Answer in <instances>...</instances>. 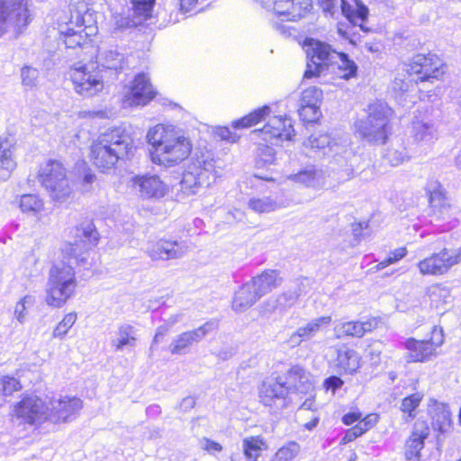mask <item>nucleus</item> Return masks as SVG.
Returning <instances> with one entry per match:
<instances>
[{
    "label": "nucleus",
    "mask_w": 461,
    "mask_h": 461,
    "mask_svg": "<svg viewBox=\"0 0 461 461\" xmlns=\"http://www.w3.org/2000/svg\"><path fill=\"white\" fill-rule=\"evenodd\" d=\"M99 234L92 222H85L75 230L74 242L61 249L62 260L50 269L45 286V303L55 309L63 307L74 296L77 287L74 265H84L88 249L95 245Z\"/></svg>",
    "instance_id": "f257e3e1"
},
{
    "label": "nucleus",
    "mask_w": 461,
    "mask_h": 461,
    "mask_svg": "<svg viewBox=\"0 0 461 461\" xmlns=\"http://www.w3.org/2000/svg\"><path fill=\"white\" fill-rule=\"evenodd\" d=\"M146 141L151 163L167 169L182 164L193 150L191 139L171 124L158 123L150 127Z\"/></svg>",
    "instance_id": "f03ea898"
},
{
    "label": "nucleus",
    "mask_w": 461,
    "mask_h": 461,
    "mask_svg": "<svg viewBox=\"0 0 461 461\" xmlns=\"http://www.w3.org/2000/svg\"><path fill=\"white\" fill-rule=\"evenodd\" d=\"M137 150L132 133L114 127L100 133L90 147V159L101 171L113 168L119 160L131 158Z\"/></svg>",
    "instance_id": "7ed1b4c3"
},
{
    "label": "nucleus",
    "mask_w": 461,
    "mask_h": 461,
    "mask_svg": "<svg viewBox=\"0 0 461 461\" xmlns=\"http://www.w3.org/2000/svg\"><path fill=\"white\" fill-rule=\"evenodd\" d=\"M271 107L264 105L233 121L231 125L234 129H246L267 120L263 128L252 131L253 135L270 145H278L284 140H292L295 133L292 119L286 115L271 116Z\"/></svg>",
    "instance_id": "20e7f679"
},
{
    "label": "nucleus",
    "mask_w": 461,
    "mask_h": 461,
    "mask_svg": "<svg viewBox=\"0 0 461 461\" xmlns=\"http://www.w3.org/2000/svg\"><path fill=\"white\" fill-rule=\"evenodd\" d=\"M84 1L78 0V5L70 9L68 22L59 25V32L68 48L83 47L89 43L91 37L97 33V27Z\"/></svg>",
    "instance_id": "39448f33"
},
{
    "label": "nucleus",
    "mask_w": 461,
    "mask_h": 461,
    "mask_svg": "<svg viewBox=\"0 0 461 461\" xmlns=\"http://www.w3.org/2000/svg\"><path fill=\"white\" fill-rule=\"evenodd\" d=\"M366 117L357 120L354 126L359 136L374 144L385 143L391 131L390 117L392 110L381 101H375L367 106Z\"/></svg>",
    "instance_id": "423d86ee"
},
{
    "label": "nucleus",
    "mask_w": 461,
    "mask_h": 461,
    "mask_svg": "<svg viewBox=\"0 0 461 461\" xmlns=\"http://www.w3.org/2000/svg\"><path fill=\"white\" fill-rule=\"evenodd\" d=\"M216 178L217 171L212 153H195L183 173L181 191L186 194H196L201 187L209 186Z\"/></svg>",
    "instance_id": "0eeeda50"
},
{
    "label": "nucleus",
    "mask_w": 461,
    "mask_h": 461,
    "mask_svg": "<svg viewBox=\"0 0 461 461\" xmlns=\"http://www.w3.org/2000/svg\"><path fill=\"white\" fill-rule=\"evenodd\" d=\"M38 180L51 199L55 201L72 198L74 188L71 185L66 167L56 159H49L41 164Z\"/></svg>",
    "instance_id": "6e6552de"
},
{
    "label": "nucleus",
    "mask_w": 461,
    "mask_h": 461,
    "mask_svg": "<svg viewBox=\"0 0 461 461\" xmlns=\"http://www.w3.org/2000/svg\"><path fill=\"white\" fill-rule=\"evenodd\" d=\"M349 141L343 137H332L328 133H313L303 142V152L308 157L333 158L339 161V158L348 159L351 151L348 149Z\"/></svg>",
    "instance_id": "1a4fd4ad"
},
{
    "label": "nucleus",
    "mask_w": 461,
    "mask_h": 461,
    "mask_svg": "<svg viewBox=\"0 0 461 461\" xmlns=\"http://www.w3.org/2000/svg\"><path fill=\"white\" fill-rule=\"evenodd\" d=\"M12 417L19 425L38 427L50 421L48 397L42 399L35 394L24 395L14 405Z\"/></svg>",
    "instance_id": "9d476101"
},
{
    "label": "nucleus",
    "mask_w": 461,
    "mask_h": 461,
    "mask_svg": "<svg viewBox=\"0 0 461 461\" xmlns=\"http://www.w3.org/2000/svg\"><path fill=\"white\" fill-rule=\"evenodd\" d=\"M70 81L76 93L90 97L100 93L104 86V78L94 63L79 61L75 63L68 71Z\"/></svg>",
    "instance_id": "9b49d317"
},
{
    "label": "nucleus",
    "mask_w": 461,
    "mask_h": 461,
    "mask_svg": "<svg viewBox=\"0 0 461 461\" xmlns=\"http://www.w3.org/2000/svg\"><path fill=\"white\" fill-rule=\"evenodd\" d=\"M461 264V246L443 248L438 252L432 253L429 257L418 262L417 267L423 276H444L449 270Z\"/></svg>",
    "instance_id": "f8f14e48"
},
{
    "label": "nucleus",
    "mask_w": 461,
    "mask_h": 461,
    "mask_svg": "<svg viewBox=\"0 0 461 461\" xmlns=\"http://www.w3.org/2000/svg\"><path fill=\"white\" fill-rule=\"evenodd\" d=\"M258 396L265 406L276 410L286 408L294 400V392L288 386L286 378L281 376L263 381L258 388Z\"/></svg>",
    "instance_id": "ddd939ff"
},
{
    "label": "nucleus",
    "mask_w": 461,
    "mask_h": 461,
    "mask_svg": "<svg viewBox=\"0 0 461 461\" xmlns=\"http://www.w3.org/2000/svg\"><path fill=\"white\" fill-rule=\"evenodd\" d=\"M438 131L436 123L427 115H416L411 122V138L413 151L427 153L438 140Z\"/></svg>",
    "instance_id": "4468645a"
},
{
    "label": "nucleus",
    "mask_w": 461,
    "mask_h": 461,
    "mask_svg": "<svg viewBox=\"0 0 461 461\" xmlns=\"http://www.w3.org/2000/svg\"><path fill=\"white\" fill-rule=\"evenodd\" d=\"M306 54L309 61L303 77L312 78L320 76L326 67L334 62L338 52L330 45L311 39L306 43Z\"/></svg>",
    "instance_id": "2eb2a0df"
},
{
    "label": "nucleus",
    "mask_w": 461,
    "mask_h": 461,
    "mask_svg": "<svg viewBox=\"0 0 461 461\" xmlns=\"http://www.w3.org/2000/svg\"><path fill=\"white\" fill-rule=\"evenodd\" d=\"M262 7L282 20L297 21L312 10V0H257Z\"/></svg>",
    "instance_id": "dca6fc26"
},
{
    "label": "nucleus",
    "mask_w": 461,
    "mask_h": 461,
    "mask_svg": "<svg viewBox=\"0 0 461 461\" xmlns=\"http://www.w3.org/2000/svg\"><path fill=\"white\" fill-rule=\"evenodd\" d=\"M29 18L28 0H0V37L11 27L26 26Z\"/></svg>",
    "instance_id": "f3484780"
},
{
    "label": "nucleus",
    "mask_w": 461,
    "mask_h": 461,
    "mask_svg": "<svg viewBox=\"0 0 461 461\" xmlns=\"http://www.w3.org/2000/svg\"><path fill=\"white\" fill-rule=\"evenodd\" d=\"M443 342V330L434 326L429 339L417 340L413 338H410L405 341L404 347L408 351L406 359L408 362H425L436 354L437 348H439Z\"/></svg>",
    "instance_id": "a211bd4d"
},
{
    "label": "nucleus",
    "mask_w": 461,
    "mask_h": 461,
    "mask_svg": "<svg viewBox=\"0 0 461 461\" xmlns=\"http://www.w3.org/2000/svg\"><path fill=\"white\" fill-rule=\"evenodd\" d=\"M156 91L149 78L145 74H138L134 79L125 86L122 104L124 107H137L148 104L155 96Z\"/></svg>",
    "instance_id": "6ab92c4d"
},
{
    "label": "nucleus",
    "mask_w": 461,
    "mask_h": 461,
    "mask_svg": "<svg viewBox=\"0 0 461 461\" xmlns=\"http://www.w3.org/2000/svg\"><path fill=\"white\" fill-rule=\"evenodd\" d=\"M50 406V422L60 423L71 421L83 407L77 397L59 396L58 399L48 398Z\"/></svg>",
    "instance_id": "aec40b11"
},
{
    "label": "nucleus",
    "mask_w": 461,
    "mask_h": 461,
    "mask_svg": "<svg viewBox=\"0 0 461 461\" xmlns=\"http://www.w3.org/2000/svg\"><path fill=\"white\" fill-rule=\"evenodd\" d=\"M411 76H416V81H427L438 78L442 74V62L434 54H417L411 63L409 69Z\"/></svg>",
    "instance_id": "412c9836"
},
{
    "label": "nucleus",
    "mask_w": 461,
    "mask_h": 461,
    "mask_svg": "<svg viewBox=\"0 0 461 461\" xmlns=\"http://www.w3.org/2000/svg\"><path fill=\"white\" fill-rule=\"evenodd\" d=\"M131 187L143 199H160L167 193V185L157 175H136L130 180Z\"/></svg>",
    "instance_id": "4be33fe9"
},
{
    "label": "nucleus",
    "mask_w": 461,
    "mask_h": 461,
    "mask_svg": "<svg viewBox=\"0 0 461 461\" xmlns=\"http://www.w3.org/2000/svg\"><path fill=\"white\" fill-rule=\"evenodd\" d=\"M217 329V322L207 321L199 328L182 332L170 343L168 349L173 355H184L194 344L201 341L206 335Z\"/></svg>",
    "instance_id": "5701e85b"
},
{
    "label": "nucleus",
    "mask_w": 461,
    "mask_h": 461,
    "mask_svg": "<svg viewBox=\"0 0 461 461\" xmlns=\"http://www.w3.org/2000/svg\"><path fill=\"white\" fill-rule=\"evenodd\" d=\"M330 316H320L313 318L299 326L289 337L288 343L291 347H298L303 342H307L325 331L331 323Z\"/></svg>",
    "instance_id": "b1692460"
},
{
    "label": "nucleus",
    "mask_w": 461,
    "mask_h": 461,
    "mask_svg": "<svg viewBox=\"0 0 461 461\" xmlns=\"http://www.w3.org/2000/svg\"><path fill=\"white\" fill-rule=\"evenodd\" d=\"M187 250L184 241L159 240L149 245L147 253L153 260H170L184 257Z\"/></svg>",
    "instance_id": "393cba45"
},
{
    "label": "nucleus",
    "mask_w": 461,
    "mask_h": 461,
    "mask_svg": "<svg viewBox=\"0 0 461 461\" xmlns=\"http://www.w3.org/2000/svg\"><path fill=\"white\" fill-rule=\"evenodd\" d=\"M139 340V330L132 325L123 323L118 326L111 339L115 351L133 350Z\"/></svg>",
    "instance_id": "a878e982"
},
{
    "label": "nucleus",
    "mask_w": 461,
    "mask_h": 461,
    "mask_svg": "<svg viewBox=\"0 0 461 461\" xmlns=\"http://www.w3.org/2000/svg\"><path fill=\"white\" fill-rule=\"evenodd\" d=\"M286 381L295 394H307L313 391V380L310 373L300 366H292L286 374Z\"/></svg>",
    "instance_id": "bb28decb"
},
{
    "label": "nucleus",
    "mask_w": 461,
    "mask_h": 461,
    "mask_svg": "<svg viewBox=\"0 0 461 461\" xmlns=\"http://www.w3.org/2000/svg\"><path fill=\"white\" fill-rule=\"evenodd\" d=\"M429 436V427L424 421L414 423L411 436L405 444V456L408 460L419 459L424 447V440Z\"/></svg>",
    "instance_id": "cd10ccee"
},
{
    "label": "nucleus",
    "mask_w": 461,
    "mask_h": 461,
    "mask_svg": "<svg viewBox=\"0 0 461 461\" xmlns=\"http://www.w3.org/2000/svg\"><path fill=\"white\" fill-rule=\"evenodd\" d=\"M343 15L355 26L367 32L365 23L368 17V8L360 0H341Z\"/></svg>",
    "instance_id": "c85d7f7f"
},
{
    "label": "nucleus",
    "mask_w": 461,
    "mask_h": 461,
    "mask_svg": "<svg viewBox=\"0 0 461 461\" xmlns=\"http://www.w3.org/2000/svg\"><path fill=\"white\" fill-rule=\"evenodd\" d=\"M16 167L14 147L8 140L0 138V180H8Z\"/></svg>",
    "instance_id": "c756f323"
},
{
    "label": "nucleus",
    "mask_w": 461,
    "mask_h": 461,
    "mask_svg": "<svg viewBox=\"0 0 461 461\" xmlns=\"http://www.w3.org/2000/svg\"><path fill=\"white\" fill-rule=\"evenodd\" d=\"M429 412L431 416V425L435 430L447 432L451 428V412L446 403L430 400Z\"/></svg>",
    "instance_id": "7c9ffc66"
},
{
    "label": "nucleus",
    "mask_w": 461,
    "mask_h": 461,
    "mask_svg": "<svg viewBox=\"0 0 461 461\" xmlns=\"http://www.w3.org/2000/svg\"><path fill=\"white\" fill-rule=\"evenodd\" d=\"M282 277L279 272L273 269L264 271L258 276H255L249 284L261 298L264 294L271 292L282 284Z\"/></svg>",
    "instance_id": "2f4dec72"
},
{
    "label": "nucleus",
    "mask_w": 461,
    "mask_h": 461,
    "mask_svg": "<svg viewBox=\"0 0 461 461\" xmlns=\"http://www.w3.org/2000/svg\"><path fill=\"white\" fill-rule=\"evenodd\" d=\"M276 203H242L246 208H234L230 210L226 216V221H244L252 213L269 212L276 209Z\"/></svg>",
    "instance_id": "473e14b6"
},
{
    "label": "nucleus",
    "mask_w": 461,
    "mask_h": 461,
    "mask_svg": "<svg viewBox=\"0 0 461 461\" xmlns=\"http://www.w3.org/2000/svg\"><path fill=\"white\" fill-rule=\"evenodd\" d=\"M251 285L249 282L246 283L235 293L232 300V309L235 312H245L259 300L260 297Z\"/></svg>",
    "instance_id": "72a5a7b5"
},
{
    "label": "nucleus",
    "mask_w": 461,
    "mask_h": 461,
    "mask_svg": "<svg viewBox=\"0 0 461 461\" xmlns=\"http://www.w3.org/2000/svg\"><path fill=\"white\" fill-rule=\"evenodd\" d=\"M375 323L368 321L365 322L348 321L336 325L334 332L337 338L344 336L363 337L366 332L375 329Z\"/></svg>",
    "instance_id": "f704fd0d"
},
{
    "label": "nucleus",
    "mask_w": 461,
    "mask_h": 461,
    "mask_svg": "<svg viewBox=\"0 0 461 461\" xmlns=\"http://www.w3.org/2000/svg\"><path fill=\"white\" fill-rule=\"evenodd\" d=\"M360 360L358 353L352 348L342 347L337 351V366L345 373L356 372L360 367Z\"/></svg>",
    "instance_id": "c9c22d12"
},
{
    "label": "nucleus",
    "mask_w": 461,
    "mask_h": 461,
    "mask_svg": "<svg viewBox=\"0 0 461 461\" xmlns=\"http://www.w3.org/2000/svg\"><path fill=\"white\" fill-rule=\"evenodd\" d=\"M413 147L411 144L409 147H406L403 142L396 141L390 148L387 149L384 158L388 161V163L396 167L400 164L408 161L412 155L418 154L413 151Z\"/></svg>",
    "instance_id": "e433bc0d"
},
{
    "label": "nucleus",
    "mask_w": 461,
    "mask_h": 461,
    "mask_svg": "<svg viewBox=\"0 0 461 461\" xmlns=\"http://www.w3.org/2000/svg\"><path fill=\"white\" fill-rule=\"evenodd\" d=\"M96 63L103 68L118 70L123 67L124 56L116 50H103L98 53Z\"/></svg>",
    "instance_id": "4c0bfd02"
},
{
    "label": "nucleus",
    "mask_w": 461,
    "mask_h": 461,
    "mask_svg": "<svg viewBox=\"0 0 461 461\" xmlns=\"http://www.w3.org/2000/svg\"><path fill=\"white\" fill-rule=\"evenodd\" d=\"M243 453L248 461H258L264 449L266 442L260 436L247 437L242 441Z\"/></svg>",
    "instance_id": "58836bf2"
},
{
    "label": "nucleus",
    "mask_w": 461,
    "mask_h": 461,
    "mask_svg": "<svg viewBox=\"0 0 461 461\" xmlns=\"http://www.w3.org/2000/svg\"><path fill=\"white\" fill-rule=\"evenodd\" d=\"M374 233L371 219L355 221L351 223L352 239L349 241L351 247L358 245L363 239L370 237Z\"/></svg>",
    "instance_id": "ea45409f"
},
{
    "label": "nucleus",
    "mask_w": 461,
    "mask_h": 461,
    "mask_svg": "<svg viewBox=\"0 0 461 461\" xmlns=\"http://www.w3.org/2000/svg\"><path fill=\"white\" fill-rule=\"evenodd\" d=\"M321 172L318 171L314 167H307L297 174L290 176L289 178L295 183L317 186L321 185Z\"/></svg>",
    "instance_id": "a19ab883"
},
{
    "label": "nucleus",
    "mask_w": 461,
    "mask_h": 461,
    "mask_svg": "<svg viewBox=\"0 0 461 461\" xmlns=\"http://www.w3.org/2000/svg\"><path fill=\"white\" fill-rule=\"evenodd\" d=\"M132 5V11L135 21H140V24L151 17L153 6L156 0H130Z\"/></svg>",
    "instance_id": "79ce46f5"
},
{
    "label": "nucleus",
    "mask_w": 461,
    "mask_h": 461,
    "mask_svg": "<svg viewBox=\"0 0 461 461\" xmlns=\"http://www.w3.org/2000/svg\"><path fill=\"white\" fill-rule=\"evenodd\" d=\"M301 447L295 441H289L279 447L270 461H293L300 453Z\"/></svg>",
    "instance_id": "37998d69"
},
{
    "label": "nucleus",
    "mask_w": 461,
    "mask_h": 461,
    "mask_svg": "<svg viewBox=\"0 0 461 461\" xmlns=\"http://www.w3.org/2000/svg\"><path fill=\"white\" fill-rule=\"evenodd\" d=\"M335 60L338 63L339 75L341 78L348 79L356 76L357 67L354 61L348 59V55L338 52Z\"/></svg>",
    "instance_id": "c03bdc74"
},
{
    "label": "nucleus",
    "mask_w": 461,
    "mask_h": 461,
    "mask_svg": "<svg viewBox=\"0 0 461 461\" xmlns=\"http://www.w3.org/2000/svg\"><path fill=\"white\" fill-rule=\"evenodd\" d=\"M77 320L76 312L67 313L63 319L57 324L52 331V337L59 339H63L68 333L69 330L74 326Z\"/></svg>",
    "instance_id": "a18cd8bd"
},
{
    "label": "nucleus",
    "mask_w": 461,
    "mask_h": 461,
    "mask_svg": "<svg viewBox=\"0 0 461 461\" xmlns=\"http://www.w3.org/2000/svg\"><path fill=\"white\" fill-rule=\"evenodd\" d=\"M423 397L424 394L422 393L417 392L403 398L400 407L401 411L413 419L416 416V409L419 407Z\"/></svg>",
    "instance_id": "49530a36"
},
{
    "label": "nucleus",
    "mask_w": 461,
    "mask_h": 461,
    "mask_svg": "<svg viewBox=\"0 0 461 461\" xmlns=\"http://www.w3.org/2000/svg\"><path fill=\"white\" fill-rule=\"evenodd\" d=\"M425 192L429 202H440L447 199L445 188L438 180L431 179L428 181L425 186Z\"/></svg>",
    "instance_id": "de8ad7c7"
},
{
    "label": "nucleus",
    "mask_w": 461,
    "mask_h": 461,
    "mask_svg": "<svg viewBox=\"0 0 461 461\" xmlns=\"http://www.w3.org/2000/svg\"><path fill=\"white\" fill-rule=\"evenodd\" d=\"M35 298L32 295L27 294L17 302L14 307V317L20 322L23 323L26 320V310L33 306Z\"/></svg>",
    "instance_id": "09e8293b"
},
{
    "label": "nucleus",
    "mask_w": 461,
    "mask_h": 461,
    "mask_svg": "<svg viewBox=\"0 0 461 461\" xmlns=\"http://www.w3.org/2000/svg\"><path fill=\"white\" fill-rule=\"evenodd\" d=\"M322 100V91L316 87L312 86L303 91L301 97V104L305 105H320Z\"/></svg>",
    "instance_id": "8fccbe9b"
},
{
    "label": "nucleus",
    "mask_w": 461,
    "mask_h": 461,
    "mask_svg": "<svg viewBox=\"0 0 461 461\" xmlns=\"http://www.w3.org/2000/svg\"><path fill=\"white\" fill-rule=\"evenodd\" d=\"M298 294L295 291H286L275 300L273 308L285 310L295 304L298 299Z\"/></svg>",
    "instance_id": "3c124183"
},
{
    "label": "nucleus",
    "mask_w": 461,
    "mask_h": 461,
    "mask_svg": "<svg viewBox=\"0 0 461 461\" xmlns=\"http://www.w3.org/2000/svg\"><path fill=\"white\" fill-rule=\"evenodd\" d=\"M299 115H300V117L304 122H314L321 115L320 105H315V104H312V105L300 104Z\"/></svg>",
    "instance_id": "603ef678"
},
{
    "label": "nucleus",
    "mask_w": 461,
    "mask_h": 461,
    "mask_svg": "<svg viewBox=\"0 0 461 461\" xmlns=\"http://www.w3.org/2000/svg\"><path fill=\"white\" fill-rule=\"evenodd\" d=\"M0 385L5 398L12 395L14 392H17L22 388L20 381L15 377L9 375L0 376Z\"/></svg>",
    "instance_id": "864d4df0"
},
{
    "label": "nucleus",
    "mask_w": 461,
    "mask_h": 461,
    "mask_svg": "<svg viewBox=\"0 0 461 461\" xmlns=\"http://www.w3.org/2000/svg\"><path fill=\"white\" fill-rule=\"evenodd\" d=\"M22 82L25 87L32 88L36 86L39 77V71L31 67H24L21 72Z\"/></svg>",
    "instance_id": "5fc2aeb1"
},
{
    "label": "nucleus",
    "mask_w": 461,
    "mask_h": 461,
    "mask_svg": "<svg viewBox=\"0 0 461 461\" xmlns=\"http://www.w3.org/2000/svg\"><path fill=\"white\" fill-rule=\"evenodd\" d=\"M209 0H179V10L183 14L196 13L203 9Z\"/></svg>",
    "instance_id": "6e6d98bb"
},
{
    "label": "nucleus",
    "mask_w": 461,
    "mask_h": 461,
    "mask_svg": "<svg viewBox=\"0 0 461 461\" xmlns=\"http://www.w3.org/2000/svg\"><path fill=\"white\" fill-rule=\"evenodd\" d=\"M261 147L259 148L258 156L260 160L258 163L262 162L265 165L273 164L276 160V151L272 147H269L267 144L264 145L262 143L259 144Z\"/></svg>",
    "instance_id": "4d7b16f0"
},
{
    "label": "nucleus",
    "mask_w": 461,
    "mask_h": 461,
    "mask_svg": "<svg viewBox=\"0 0 461 461\" xmlns=\"http://www.w3.org/2000/svg\"><path fill=\"white\" fill-rule=\"evenodd\" d=\"M113 23L115 29H124L135 27L140 24V21H135L134 18L124 17L121 14H114L113 16Z\"/></svg>",
    "instance_id": "13d9d810"
},
{
    "label": "nucleus",
    "mask_w": 461,
    "mask_h": 461,
    "mask_svg": "<svg viewBox=\"0 0 461 461\" xmlns=\"http://www.w3.org/2000/svg\"><path fill=\"white\" fill-rule=\"evenodd\" d=\"M215 135L221 140H227L229 142H236L240 138L237 133L231 131L228 127H218L215 130Z\"/></svg>",
    "instance_id": "bf43d9fd"
},
{
    "label": "nucleus",
    "mask_w": 461,
    "mask_h": 461,
    "mask_svg": "<svg viewBox=\"0 0 461 461\" xmlns=\"http://www.w3.org/2000/svg\"><path fill=\"white\" fill-rule=\"evenodd\" d=\"M43 203H19V208L24 213L32 215L36 219H40L39 213L42 210Z\"/></svg>",
    "instance_id": "052dcab7"
},
{
    "label": "nucleus",
    "mask_w": 461,
    "mask_h": 461,
    "mask_svg": "<svg viewBox=\"0 0 461 461\" xmlns=\"http://www.w3.org/2000/svg\"><path fill=\"white\" fill-rule=\"evenodd\" d=\"M407 249L401 247L389 252L386 259L390 265L395 264L407 255Z\"/></svg>",
    "instance_id": "680f3d73"
},
{
    "label": "nucleus",
    "mask_w": 461,
    "mask_h": 461,
    "mask_svg": "<svg viewBox=\"0 0 461 461\" xmlns=\"http://www.w3.org/2000/svg\"><path fill=\"white\" fill-rule=\"evenodd\" d=\"M201 446L203 449L206 450L210 454L221 452L222 450V447L220 443L211 440L207 438H203L201 441Z\"/></svg>",
    "instance_id": "e2e57ef3"
},
{
    "label": "nucleus",
    "mask_w": 461,
    "mask_h": 461,
    "mask_svg": "<svg viewBox=\"0 0 461 461\" xmlns=\"http://www.w3.org/2000/svg\"><path fill=\"white\" fill-rule=\"evenodd\" d=\"M378 421V415L371 413L366 415L364 419L359 420V424L367 431L373 428Z\"/></svg>",
    "instance_id": "0e129e2a"
},
{
    "label": "nucleus",
    "mask_w": 461,
    "mask_h": 461,
    "mask_svg": "<svg viewBox=\"0 0 461 461\" xmlns=\"http://www.w3.org/2000/svg\"><path fill=\"white\" fill-rule=\"evenodd\" d=\"M168 325H161L156 330L155 336L152 340V344L150 347V349L154 348V346L156 344H158L162 341L163 338L167 334L168 332Z\"/></svg>",
    "instance_id": "69168bd1"
},
{
    "label": "nucleus",
    "mask_w": 461,
    "mask_h": 461,
    "mask_svg": "<svg viewBox=\"0 0 461 461\" xmlns=\"http://www.w3.org/2000/svg\"><path fill=\"white\" fill-rule=\"evenodd\" d=\"M324 384L327 390H330L334 393L342 386L343 381L338 376H330L325 380Z\"/></svg>",
    "instance_id": "338daca9"
},
{
    "label": "nucleus",
    "mask_w": 461,
    "mask_h": 461,
    "mask_svg": "<svg viewBox=\"0 0 461 461\" xmlns=\"http://www.w3.org/2000/svg\"><path fill=\"white\" fill-rule=\"evenodd\" d=\"M362 418V413L360 411H352L345 414L342 417V421L345 425H351L357 420H359Z\"/></svg>",
    "instance_id": "774afa93"
}]
</instances>
